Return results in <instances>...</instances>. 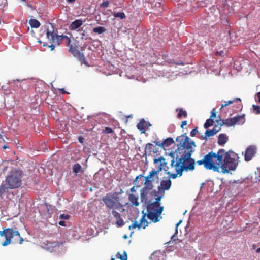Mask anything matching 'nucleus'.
<instances>
[{"mask_svg": "<svg viewBox=\"0 0 260 260\" xmlns=\"http://www.w3.org/2000/svg\"><path fill=\"white\" fill-rule=\"evenodd\" d=\"M206 182H207V184L208 186L210 188V190L212 192H214L215 188H214V185L216 184L217 182L214 183L213 181L211 180H206Z\"/></svg>", "mask_w": 260, "mask_h": 260, "instance_id": "e433bc0d", "label": "nucleus"}, {"mask_svg": "<svg viewBox=\"0 0 260 260\" xmlns=\"http://www.w3.org/2000/svg\"><path fill=\"white\" fill-rule=\"evenodd\" d=\"M137 228H138V229H141V227L139 226L138 222L136 220H135L134 222V223H133L131 225H130L128 226V229L129 230H131L132 229H136Z\"/></svg>", "mask_w": 260, "mask_h": 260, "instance_id": "09e8293b", "label": "nucleus"}, {"mask_svg": "<svg viewBox=\"0 0 260 260\" xmlns=\"http://www.w3.org/2000/svg\"><path fill=\"white\" fill-rule=\"evenodd\" d=\"M163 198V195H158L157 197H156L155 199V201L152 202V203L154 204H155L156 205L161 206L160 205V201L161 199Z\"/></svg>", "mask_w": 260, "mask_h": 260, "instance_id": "a19ab883", "label": "nucleus"}, {"mask_svg": "<svg viewBox=\"0 0 260 260\" xmlns=\"http://www.w3.org/2000/svg\"><path fill=\"white\" fill-rule=\"evenodd\" d=\"M183 138V142H181L180 144H182L184 147L185 146L186 144H187L191 139L189 137L187 136V134L186 133L181 135Z\"/></svg>", "mask_w": 260, "mask_h": 260, "instance_id": "f704fd0d", "label": "nucleus"}, {"mask_svg": "<svg viewBox=\"0 0 260 260\" xmlns=\"http://www.w3.org/2000/svg\"><path fill=\"white\" fill-rule=\"evenodd\" d=\"M244 179L245 180L247 179L251 182H256L258 180L256 172L255 171L254 174H249L247 177H246V178Z\"/></svg>", "mask_w": 260, "mask_h": 260, "instance_id": "bb28decb", "label": "nucleus"}, {"mask_svg": "<svg viewBox=\"0 0 260 260\" xmlns=\"http://www.w3.org/2000/svg\"><path fill=\"white\" fill-rule=\"evenodd\" d=\"M142 213L143 214L142 217L141 218L139 223V226L141 228L142 227V224L144 223V225L143 226V228L145 229L148 225V222L146 219V216H147V213H146L144 212V209L142 211Z\"/></svg>", "mask_w": 260, "mask_h": 260, "instance_id": "a211bd4d", "label": "nucleus"}, {"mask_svg": "<svg viewBox=\"0 0 260 260\" xmlns=\"http://www.w3.org/2000/svg\"><path fill=\"white\" fill-rule=\"evenodd\" d=\"M166 162L165 158L161 156L157 158H154L153 159V163L154 164H157L158 162Z\"/></svg>", "mask_w": 260, "mask_h": 260, "instance_id": "8fccbe9b", "label": "nucleus"}, {"mask_svg": "<svg viewBox=\"0 0 260 260\" xmlns=\"http://www.w3.org/2000/svg\"><path fill=\"white\" fill-rule=\"evenodd\" d=\"M172 184L171 180L170 178H168L167 180H163L160 182V185L163 188V192L164 190H168L170 189Z\"/></svg>", "mask_w": 260, "mask_h": 260, "instance_id": "412c9836", "label": "nucleus"}, {"mask_svg": "<svg viewBox=\"0 0 260 260\" xmlns=\"http://www.w3.org/2000/svg\"><path fill=\"white\" fill-rule=\"evenodd\" d=\"M82 166L79 163H76L73 166L72 170L73 172L75 174H78L81 172Z\"/></svg>", "mask_w": 260, "mask_h": 260, "instance_id": "473e14b6", "label": "nucleus"}, {"mask_svg": "<svg viewBox=\"0 0 260 260\" xmlns=\"http://www.w3.org/2000/svg\"><path fill=\"white\" fill-rule=\"evenodd\" d=\"M225 150L223 148L220 149L217 153L214 152V157L215 161L218 166H220V169H221L222 173H229V170L225 169V167L223 166V156L224 155Z\"/></svg>", "mask_w": 260, "mask_h": 260, "instance_id": "9d476101", "label": "nucleus"}, {"mask_svg": "<svg viewBox=\"0 0 260 260\" xmlns=\"http://www.w3.org/2000/svg\"><path fill=\"white\" fill-rule=\"evenodd\" d=\"M25 79L20 80V79H16V80H12L9 81V84L10 85V89L11 93L12 91L17 90L20 87V85L18 84H16L15 82H17L18 83L24 81Z\"/></svg>", "mask_w": 260, "mask_h": 260, "instance_id": "dca6fc26", "label": "nucleus"}, {"mask_svg": "<svg viewBox=\"0 0 260 260\" xmlns=\"http://www.w3.org/2000/svg\"><path fill=\"white\" fill-rule=\"evenodd\" d=\"M8 187H6L3 185H0V198L2 197L3 194L4 192H7L8 191Z\"/></svg>", "mask_w": 260, "mask_h": 260, "instance_id": "de8ad7c7", "label": "nucleus"}, {"mask_svg": "<svg viewBox=\"0 0 260 260\" xmlns=\"http://www.w3.org/2000/svg\"><path fill=\"white\" fill-rule=\"evenodd\" d=\"M124 224L123 220L122 218L117 220L116 225L117 227H121Z\"/></svg>", "mask_w": 260, "mask_h": 260, "instance_id": "4d7b16f0", "label": "nucleus"}, {"mask_svg": "<svg viewBox=\"0 0 260 260\" xmlns=\"http://www.w3.org/2000/svg\"><path fill=\"white\" fill-rule=\"evenodd\" d=\"M153 176L148 174L147 176L144 177L145 182L143 184L144 186L140 190V199L141 202H147V195L150 190L153 189L154 185L153 184Z\"/></svg>", "mask_w": 260, "mask_h": 260, "instance_id": "39448f33", "label": "nucleus"}, {"mask_svg": "<svg viewBox=\"0 0 260 260\" xmlns=\"http://www.w3.org/2000/svg\"><path fill=\"white\" fill-rule=\"evenodd\" d=\"M167 174L170 176L169 178L175 179L177 177V174L176 173H171L170 172H167Z\"/></svg>", "mask_w": 260, "mask_h": 260, "instance_id": "e2e57ef3", "label": "nucleus"}, {"mask_svg": "<svg viewBox=\"0 0 260 260\" xmlns=\"http://www.w3.org/2000/svg\"><path fill=\"white\" fill-rule=\"evenodd\" d=\"M112 215L114 216V217L117 220L121 218L120 214L118 212H117L116 210H115L114 209H113V210L112 211Z\"/></svg>", "mask_w": 260, "mask_h": 260, "instance_id": "5fc2aeb1", "label": "nucleus"}, {"mask_svg": "<svg viewBox=\"0 0 260 260\" xmlns=\"http://www.w3.org/2000/svg\"><path fill=\"white\" fill-rule=\"evenodd\" d=\"M104 132L106 134H110V133H112L113 131L111 128H110L109 127H106L105 128V129L104 130Z\"/></svg>", "mask_w": 260, "mask_h": 260, "instance_id": "774afa93", "label": "nucleus"}, {"mask_svg": "<svg viewBox=\"0 0 260 260\" xmlns=\"http://www.w3.org/2000/svg\"><path fill=\"white\" fill-rule=\"evenodd\" d=\"M153 143L155 145L159 146L162 148L164 150H165V147H169L170 145L175 143V141L172 137H168L166 139H164L162 142L155 140Z\"/></svg>", "mask_w": 260, "mask_h": 260, "instance_id": "ddd939ff", "label": "nucleus"}, {"mask_svg": "<svg viewBox=\"0 0 260 260\" xmlns=\"http://www.w3.org/2000/svg\"><path fill=\"white\" fill-rule=\"evenodd\" d=\"M150 195L151 196H154V197H157V196H158V191H157V190H151V192H150Z\"/></svg>", "mask_w": 260, "mask_h": 260, "instance_id": "338daca9", "label": "nucleus"}, {"mask_svg": "<svg viewBox=\"0 0 260 260\" xmlns=\"http://www.w3.org/2000/svg\"><path fill=\"white\" fill-rule=\"evenodd\" d=\"M23 171L21 170H12L6 179V182L10 189H16L21 186Z\"/></svg>", "mask_w": 260, "mask_h": 260, "instance_id": "7ed1b4c3", "label": "nucleus"}, {"mask_svg": "<svg viewBox=\"0 0 260 260\" xmlns=\"http://www.w3.org/2000/svg\"><path fill=\"white\" fill-rule=\"evenodd\" d=\"M234 100H235V102L236 101H239V103L237 105V108L239 110H241L242 108V104L241 103V99L239 98H236Z\"/></svg>", "mask_w": 260, "mask_h": 260, "instance_id": "052dcab7", "label": "nucleus"}, {"mask_svg": "<svg viewBox=\"0 0 260 260\" xmlns=\"http://www.w3.org/2000/svg\"><path fill=\"white\" fill-rule=\"evenodd\" d=\"M165 155H168L172 158V159L171 160V164H170L171 167H176V162L175 164V160H176V157H175V152H173V151H171L169 153H168L167 152H165Z\"/></svg>", "mask_w": 260, "mask_h": 260, "instance_id": "a878e982", "label": "nucleus"}, {"mask_svg": "<svg viewBox=\"0 0 260 260\" xmlns=\"http://www.w3.org/2000/svg\"><path fill=\"white\" fill-rule=\"evenodd\" d=\"M116 257L121 260L124 259L127 260V254L125 251H124L123 255L121 254L119 252H118L116 255Z\"/></svg>", "mask_w": 260, "mask_h": 260, "instance_id": "ea45409f", "label": "nucleus"}, {"mask_svg": "<svg viewBox=\"0 0 260 260\" xmlns=\"http://www.w3.org/2000/svg\"><path fill=\"white\" fill-rule=\"evenodd\" d=\"M196 147V143L193 140H190L187 144H186L185 147V150H184L183 153H190L192 154L194 149L193 147Z\"/></svg>", "mask_w": 260, "mask_h": 260, "instance_id": "4468645a", "label": "nucleus"}, {"mask_svg": "<svg viewBox=\"0 0 260 260\" xmlns=\"http://www.w3.org/2000/svg\"><path fill=\"white\" fill-rule=\"evenodd\" d=\"M113 15L115 18H119L121 19H125L126 17L125 13L123 12H115Z\"/></svg>", "mask_w": 260, "mask_h": 260, "instance_id": "4c0bfd02", "label": "nucleus"}, {"mask_svg": "<svg viewBox=\"0 0 260 260\" xmlns=\"http://www.w3.org/2000/svg\"><path fill=\"white\" fill-rule=\"evenodd\" d=\"M68 46H69V52L79 61L81 64H84L88 66V65L86 61L84 54L78 49L77 46L72 44H70Z\"/></svg>", "mask_w": 260, "mask_h": 260, "instance_id": "6e6552de", "label": "nucleus"}, {"mask_svg": "<svg viewBox=\"0 0 260 260\" xmlns=\"http://www.w3.org/2000/svg\"><path fill=\"white\" fill-rule=\"evenodd\" d=\"M216 127H217V125L215 124L212 129H206L205 133L209 137L214 136L221 130L220 127H218V129H216Z\"/></svg>", "mask_w": 260, "mask_h": 260, "instance_id": "5701e85b", "label": "nucleus"}, {"mask_svg": "<svg viewBox=\"0 0 260 260\" xmlns=\"http://www.w3.org/2000/svg\"><path fill=\"white\" fill-rule=\"evenodd\" d=\"M16 228L14 230L13 228H7L3 231H0V236L5 237V241L2 243V245L6 247L12 242V239L15 236H20V233L18 231L16 230Z\"/></svg>", "mask_w": 260, "mask_h": 260, "instance_id": "423d86ee", "label": "nucleus"}, {"mask_svg": "<svg viewBox=\"0 0 260 260\" xmlns=\"http://www.w3.org/2000/svg\"><path fill=\"white\" fill-rule=\"evenodd\" d=\"M163 170H164V168L158 165L156 170L153 169L150 172H149V174L152 176H154L156 175H158L159 173L162 171Z\"/></svg>", "mask_w": 260, "mask_h": 260, "instance_id": "c756f323", "label": "nucleus"}, {"mask_svg": "<svg viewBox=\"0 0 260 260\" xmlns=\"http://www.w3.org/2000/svg\"><path fill=\"white\" fill-rule=\"evenodd\" d=\"M198 133V127H196L194 129H193L191 132H190V136L191 137H194L196 134L197 133Z\"/></svg>", "mask_w": 260, "mask_h": 260, "instance_id": "0e129e2a", "label": "nucleus"}, {"mask_svg": "<svg viewBox=\"0 0 260 260\" xmlns=\"http://www.w3.org/2000/svg\"><path fill=\"white\" fill-rule=\"evenodd\" d=\"M1 89L5 94H8L11 93L10 89V85L9 84V81L5 85H3L1 87Z\"/></svg>", "mask_w": 260, "mask_h": 260, "instance_id": "2f4dec72", "label": "nucleus"}, {"mask_svg": "<svg viewBox=\"0 0 260 260\" xmlns=\"http://www.w3.org/2000/svg\"><path fill=\"white\" fill-rule=\"evenodd\" d=\"M252 109L254 111L256 112V114H260V106L253 104L252 105Z\"/></svg>", "mask_w": 260, "mask_h": 260, "instance_id": "864d4df0", "label": "nucleus"}, {"mask_svg": "<svg viewBox=\"0 0 260 260\" xmlns=\"http://www.w3.org/2000/svg\"><path fill=\"white\" fill-rule=\"evenodd\" d=\"M237 156H232L231 155L226 154L224 158L223 165L225 167V169L229 170L235 171L238 166V163L236 162Z\"/></svg>", "mask_w": 260, "mask_h": 260, "instance_id": "1a4fd4ad", "label": "nucleus"}, {"mask_svg": "<svg viewBox=\"0 0 260 260\" xmlns=\"http://www.w3.org/2000/svg\"><path fill=\"white\" fill-rule=\"evenodd\" d=\"M128 200L132 203V206H138L139 205L138 202V196H136L133 193L128 195Z\"/></svg>", "mask_w": 260, "mask_h": 260, "instance_id": "4be33fe9", "label": "nucleus"}, {"mask_svg": "<svg viewBox=\"0 0 260 260\" xmlns=\"http://www.w3.org/2000/svg\"><path fill=\"white\" fill-rule=\"evenodd\" d=\"M163 59L166 60V62L170 64H175V60L172 59H167L166 56H163Z\"/></svg>", "mask_w": 260, "mask_h": 260, "instance_id": "680f3d73", "label": "nucleus"}, {"mask_svg": "<svg viewBox=\"0 0 260 260\" xmlns=\"http://www.w3.org/2000/svg\"><path fill=\"white\" fill-rule=\"evenodd\" d=\"M256 148L254 145H250L248 147L245 152L244 159L246 161L251 160L253 156L255 154Z\"/></svg>", "mask_w": 260, "mask_h": 260, "instance_id": "f8f14e48", "label": "nucleus"}, {"mask_svg": "<svg viewBox=\"0 0 260 260\" xmlns=\"http://www.w3.org/2000/svg\"><path fill=\"white\" fill-rule=\"evenodd\" d=\"M121 189L120 192H109L102 198L107 208L110 209H119L123 205L120 202L119 194L122 193Z\"/></svg>", "mask_w": 260, "mask_h": 260, "instance_id": "f03ea898", "label": "nucleus"}, {"mask_svg": "<svg viewBox=\"0 0 260 260\" xmlns=\"http://www.w3.org/2000/svg\"><path fill=\"white\" fill-rule=\"evenodd\" d=\"M157 254L161 255L160 252L158 253L157 252H154L150 257V260H160L159 256L157 255Z\"/></svg>", "mask_w": 260, "mask_h": 260, "instance_id": "49530a36", "label": "nucleus"}, {"mask_svg": "<svg viewBox=\"0 0 260 260\" xmlns=\"http://www.w3.org/2000/svg\"><path fill=\"white\" fill-rule=\"evenodd\" d=\"M192 154L183 153L180 157L178 154L176 157V167L182 165L185 172L193 171L195 169L196 161L194 158L191 157Z\"/></svg>", "mask_w": 260, "mask_h": 260, "instance_id": "20e7f679", "label": "nucleus"}, {"mask_svg": "<svg viewBox=\"0 0 260 260\" xmlns=\"http://www.w3.org/2000/svg\"><path fill=\"white\" fill-rule=\"evenodd\" d=\"M244 181H245V179H243L241 180H230L229 182H227V183H225V184H226V188L228 190H231L232 191H234V193H238V188L239 187V184L243 182Z\"/></svg>", "mask_w": 260, "mask_h": 260, "instance_id": "9b49d317", "label": "nucleus"}, {"mask_svg": "<svg viewBox=\"0 0 260 260\" xmlns=\"http://www.w3.org/2000/svg\"><path fill=\"white\" fill-rule=\"evenodd\" d=\"M153 146H154L151 143H148L146 144L145 148L144 155L146 156L147 155V152H149V154H148V155H150L151 154V152H152V150L153 149Z\"/></svg>", "mask_w": 260, "mask_h": 260, "instance_id": "c85d7f7f", "label": "nucleus"}, {"mask_svg": "<svg viewBox=\"0 0 260 260\" xmlns=\"http://www.w3.org/2000/svg\"><path fill=\"white\" fill-rule=\"evenodd\" d=\"M146 123V121L144 118L141 119L137 125L138 129L141 131L142 133H145L146 128V126L145 125Z\"/></svg>", "mask_w": 260, "mask_h": 260, "instance_id": "b1692460", "label": "nucleus"}, {"mask_svg": "<svg viewBox=\"0 0 260 260\" xmlns=\"http://www.w3.org/2000/svg\"><path fill=\"white\" fill-rule=\"evenodd\" d=\"M166 162L165 158L161 156L157 158H154L153 159V163L154 164H157L158 162Z\"/></svg>", "mask_w": 260, "mask_h": 260, "instance_id": "3c124183", "label": "nucleus"}, {"mask_svg": "<svg viewBox=\"0 0 260 260\" xmlns=\"http://www.w3.org/2000/svg\"><path fill=\"white\" fill-rule=\"evenodd\" d=\"M182 220H180L175 225V233L174 234V236H176L178 233V226L182 223Z\"/></svg>", "mask_w": 260, "mask_h": 260, "instance_id": "13d9d810", "label": "nucleus"}, {"mask_svg": "<svg viewBox=\"0 0 260 260\" xmlns=\"http://www.w3.org/2000/svg\"><path fill=\"white\" fill-rule=\"evenodd\" d=\"M205 164V168L207 170H212L214 172H220V166H218L216 162H214V152L212 151L209 152L204 156Z\"/></svg>", "mask_w": 260, "mask_h": 260, "instance_id": "0eeeda50", "label": "nucleus"}, {"mask_svg": "<svg viewBox=\"0 0 260 260\" xmlns=\"http://www.w3.org/2000/svg\"><path fill=\"white\" fill-rule=\"evenodd\" d=\"M106 30V29L103 26H97L93 29V32L99 35L104 33Z\"/></svg>", "mask_w": 260, "mask_h": 260, "instance_id": "7c9ffc66", "label": "nucleus"}, {"mask_svg": "<svg viewBox=\"0 0 260 260\" xmlns=\"http://www.w3.org/2000/svg\"><path fill=\"white\" fill-rule=\"evenodd\" d=\"M224 156L228 154L229 155H231L232 156H237V158H238V154L235 153L234 152H233L232 150H230L229 151H228V152H225V153H224Z\"/></svg>", "mask_w": 260, "mask_h": 260, "instance_id": "bf43d9fd", "label": "nucleus"}, {"mask_svg": "<svg viewBox=\"0 0 260 260\" xmlns=\"http://www.w3.org/2000/svg\"><path fill=\"white\" fill-rule=\"evenodd\" d=\"M221 183L220 184L218 183H217L216 184L218 185V187H219V189H215V191H214V192L215 193H218L219 192L223 187H224L225 186L226 187V184H225V183H227V182H224L223 181V179H221Z\"/></svg>", "mask_w": 260, "mask_h": 260, "instance_id": "58836bf2", "label": "nucleus"}, {"mask_svg": "<svg viewBox=\"0 0 260 260\" xmlns=\"http://www.w3.org/2000/svg\"><path fill=\"white\" fill-rule=\"evenodd\" d=\"M144 177L145 176H143L142 174H140L136 177V178L133 181V184L136 186V188H139L143 185V181H141L140 183H139V181H138V180L142 178H144Z\"/></svg>", "mask_w": 260, "mask_h": 260, "instance_id": "393cba45", "label": "nucleus"}, {"mask_svg": "<svg viewBox=\"0 0 260 260\" xmlns=\"http://www.w3.org/2000/svg\"><path fill=\"white\" fill-rule=\"evenodd\" d=\"M70 217V215L67 214H61L59 215V218L61 220H67Z\"/></svg>", "mask_w": 260, "mask_h": 260, "instance_id": "6e6d98bb", "label": "nucleus"}, {"mask_svg": "<svg viewBox=\"0 0 260 260\" xmlns=\"http://www.w3.org/2000/svg\"><path fill=\"white\" fill-rule=\"evenodd\" d=\"M66 39V40H67V42H68V45H69L70 44V42H71V39L70 38L68 37L66 35H57V40L58 41H61L63 39Z\"/></svg>", "mask_w": 260, "mask_h": 260, "instance_id": "79ce46f5", "label": "nucleus"}, {"mask_svg": "<svg viewBox=\"0 0 260 260\" xmlns=\"http://www.w3.org/2000/svg\"><path fill=\"white\" fill-rule=\"evenodd\" d=\"M78 31L81 32V39L82 40H87V35L85 34V31L83 29V28H81L78 30Z\"/></svg>", "mask_w": 260, "mask_h": 260, "instance_id": "603ef678", "label": "nucleus"}, {"mask_svg": "<svg viewBox=\"0 0 260 260\" xmlns=\"http://www.w3.org/2000/svg\"><path fill=\"white\" fill-rule=\"evenodd\" d=\"M229 140L228 137L225 134H220L218 137L217 143L220 146H223Z\"/></svg>", "mask_w": 260, "mask_h": 260, "instance_id": "f3484780", "label": "nucleus"}, {"mask_svg": "<svg viewBox=\"0 0 260 260\" xmlns=\"http://www.w3.org/2000/svg\"><path fill=\"white\" fill-rule=\"evenodd\" d=\"M109 4V1H104L100 4V7H103V8H106V7H108Z\"/></svg>", "mask_w": 260, "mask_h": 260, "instance_id": "69168bd1", "label": "nucleus"}, {"mask_svg": "<svg viewBox=\"0 0 260 260\" xmlns=\"http://www.w3.org/2000/svg\"><path fill=\"white\" fill-rule=\"evenodd\" d=\"M177 149H175V151H173V152H175V154L176 153H180V151L182 149L185 150V147L181 144L180 143H177Z\"/></svg>", "mask_w": 260, "mask_h": 260, "instance_id": "a18cd8bd", "label": "nucleus"}, {"mask_svg": "<svg viewBox=\"0 0 260 260\" xmlns=\"http://www.w3.org/2000/svg\"><path fill=\"white\" fill-rule=\"evenodd\" d=\"M176 111H178L179 112L177 114V117L179 119H180L182 116H183L184 118H186L187 116V114L186 111L183 110L182 109H179L178 108L176 109Z\"/></svg>", "mask_w": 260, "mask_h": 260, "instance_id": "72a5a7b5", "label": "nucleus"}, {"mask_svg": "<svg viewBox=\"0 0 260 260\" xmlns=\"http://www.w3.org/2000/svg\"><path fill=\"white\" fill-rule=\"evenodd\" d=\"M214 122V119L211 118H209L206 120L205 123L204 124V127L205 129L208 128L209 127L213 125Z\"/></svg>", "mask_w": 260, "mask_h": 260, "instance_id": "c9c22d12", "label": "nucleus"}, {"mask_svg": "<svg viewBox=\"0 0 260 260\" xmlns=\"http://www.w3.org/2000/svg\"><path fill=\"white\" fill-rule=\"evenodd\" d=\"M144 206H146L147 210V217L154 223H156L162 218L161 216L164 207L162 206H158L154 204L151 200L147 199V202H143Z\"/></svg>", "mask_w": 260, "mask_h": 260, "instance_id": "f257e3e1", "label": "nucleus"}, {"mask_svg": "<svg viewBox=\"0 0 260 260\" xmlns=\"http://www.w3.org/2000/svg\"><path fill=\"white\" fill-rule=\"evenodd\" d=\"M29 23L31 28H38L40 27V22L36 19H31L29 21Z\"/></svg>", "mask_w": 260, "mask_h": 260, "instance_id": "cd10ccee", "label": "nucleus"}, {"mask_svg": "<svg viewBox=\"0 0 260 260\" xmlns=\"http://www.w3.org/2000/svg\"><path fill=\"white\" fill-rule=\"evenodd\" d=\"M46 35L47 38L50 40V43H52L55 40H57V34L54 32V30L50 31L48 29H46Z\"/></svg>", "mask_w": 260, "mask_h": 260, "instance_id": "6ab92c4d", "label": "nucleus"}, {"mask_svg": "<svg viewBox=\"0 0 260 260\" xmlns=\"http://www.w3.org/2000/svg\"><path fill=\"white\" fill-rule=\"evenodd\" d=\"M245 115L244 114L241 115H237L233 117H232V120L233 121L234 125L238 122H241V124H243L245 122Z\"/></svg>", "mask_w": 260, "mask_h": 260, "instance_id": "aec40b11", "label": "nucleus"}, {"mask_svg": "<svg viewBox=\"0 0 260 260\" xmlns=\"http://www.w3.org/2000/svg\"><path fill=\"white\" fill-rule=\"evenodd\" d=\"M179 166H180V168L176 167V174L177 175H179V177H181L182 175V172L183 171H185V169L183 168V167L182 165H180Z\"/></svg>", "mask_w": 260, "mask_h": 260, "instance_id": "37998d69", "label": "nucleus"}, {"mask_svg": "<svg viewBox=\"0 0 260 260\" xmlns=\"http://www.w3.org/2000/svg\"><path fill=\"white\" fill-rule=\"evenodd\" d=\"M83 21L82 19H76L71 22L69 28L71 30H76L80 29V27L83 25Z\"/></svg>", "mask_w": 260, "mask_h": 260, "instance_id": "2eb2a0df", "label": "nucleus"}, {"mask_svg": "<svg viewBox=\"0 0 260 260\" xmlns=\"http://www.w3.org/2000/svg\"><path fill=\"white\" fill-rule=\"evenodd\" d=\"M225 125L227 127H230L234 125L232 118H228L224 120Z\"/></svg>", "mask_w": 260, "mask_h": 260, "instance_id": "c03bdc74", "label": "nucleus"}]
</instances>
